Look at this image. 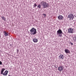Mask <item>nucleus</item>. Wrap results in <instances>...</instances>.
Instances as JSON below:
<instances>
[{
  "instance_id": "6e6552de",
  "label": "nucleus",
  "mask_w": 76,
  "mask_h": 76,
  "mask_svg": "<svg viewBox=\"0 0 76 76\" xmlns=\"http://www.w3.org/2000/svg\"><path fill=\"white\" fill-rule=\"evenodd\" d=\"M58 58L59 59H64V56H63V55L61 54L58 56Z\"/></svg>"
},
{
  "instance_id": "4be33fe9",
  "label": "nucleus",
  "mask_w": 76,
  "mask_h": 76,
  "mask_svg": "<svg viewBox=\"0 0 76 76\" xmlns=\"http://www.w3.org/2000/svg\"><path fill=\"white\" fill-rule=\"evenodd\" d=\"M75 40H76V37H75Z\"/></svg>"
},
{
  "instance_id": "7ed1b4c3",
  "label": "nucleus",
  "mask_w": 76,
  "mask_h": 76,
  "mask_svg": "<svg viewBox=\"0 0 76 76\" xmlns=\"http://www.w3.org/2000/svg\"><path fill=\"white\" fill-rule=\"evenodd\" d=\"M62 33H63V32H62L61 30L59 29L57 31V35L58 34L59 37H62Z\"/></svg>"
},
{
  "instance_id": "6ab92c4d",
  "label": "nucleus",
  "mask_w": 76,
  "mask_h": 76,
  "mask_svg": "<svg viewBox=\"0 0 76 76\" xmlns=\"http://www.w3.org/2000/svg\"><path fill=\"white\" fill-rule=\"evenodd\" d=\"M70 43H71V45H73V44L72 43H71V42H70Z\"/></svg>"
},
{
  "instance_id": "f3484780",
  "label": "nucleus",
  "mask_w": 76,
  "mask_h": 76,
  "mask_svg": "<svg viewBox=\"0 0 76 76\" xmlns=\"http://www.w3.org/2000/svg\"><path fill=\"white\" fill-rule=\"evenodd\" d=\"M34 7H35L36 6H37V4H34Z\"/></svg>"
},
{
  "instance_id": "4468645a",
  "label": "nucleus",
  "mask_w": 76,
  "mask_h": 76,
  "mask_svg": "<svg viewBox=\"0 0 76 76\" xmlns=\"http://www.w3.org/2000/svg\"><path fill=\"white\" fill-rule=\"evenodd\" d=\"M1 19H3L4 20H6V18H5L4 16H3L2 17H1Z\"/></svg>"
},
{
  "instance_id": "39448f33",
  "label": "nucleus",
  "mask_w": 76,
  "mask_h": 76,
  "mask_svg": "<svg viewBox=\"0 0 76 76\" xmlns=\"http://www.w3.org/2000/svg\"><path fill=\"white\" fill-rule=\"evenodd\" d=\"M68 31L69 33L73 34L74 32L73 31H74V30L72 28H70L68 29Z\"/></svg>"
},
{
  "instance_id": "423d86ee",
  "label": "nucleus",
  "mask_w": 76,
  "mask_h": 76,
  "mask_svg": "<svg viewBox=\"0 0 76 76\" xmlns=\"http://www.w3.org/2000/svg\"><path fill=\"white\" fill-rule=\"evenodd\" d=\"M58 70L59 71H62L63 70V68L62 66H59L58 68Z\"/></svg>"
},
{
  "instance_id": "ddd939ff",
  "label": "nucleus",
  "mask_w": 76,
  "mask_h": 76,
  "mask_svg": "<svg viewBox=\"0 0 76 76\" xmlns=\"http://www.w3.org/2000/svg\"><path fill=\"white\" fill-rule=\"evenodd\" d=\"M5 70V69L4 68H2L1 69V75H2V74L3 73V72Z\"/></svg>"
},
{
  "instance_id": "9b49d317",
  "label": "nucleus",
  "mask_w": 76,
  "mask_h": 76,
  "mask_svg": "<svg viewBox=\"0 0 76 76\" xmlns=\"http://www.w3.org/2000/svg\"><path fill=\"white\" fill-rule=\"evenodd\" d=\"M33 41L34 42L37 43L38 41V39L35 38V37L33 39Z\"/></svg>"
},
{
  "instance_id": "0eeeda50",
  "label": "nucleus",
  "mask_w": 76,
  "mask_h": 76,
  "mask_svg": "<svg viewBox=\"0 0 76 76\" xmlns=\"http://www.w3.org/2000/svg\"><path fill=\"white\" fill-rule=\"evenodd\" d=\"M58 18L59 20H63V16L61 15H60L58 17Z\"/></svg>"
},
{
  "instance_id": "dca6fc26",
  "label": "nucleus",
  "mask_w": 76,
  "mask_h": 76,
  "mask_svg": "<svg viewBox=\"0 0 76 76\" xmlns=\"http://www.w3.org/2000/svg\"><path fill=\"white\" fill-rule=\"evenodd\" d=\"M41 5H40V4H39L38 5V6H37V7H38V8H39V9H40L41 8Z\"/></svg>"
},
{
  "instance_id": "a211bd4d",
  "label": "nucleus",
  "mask_w": 76,
  "mask_h": 76,
  "mask_svg": "<svg viewBox=\"0 0 76 76\" xmlns=\"http://www.w3.org/2000/svg\"><path fill=\"white\" fill-rule=\"evenodd\" d=\"M2 64V62L0 61V65H1Z\"/></svg>"
},
{
  "instance_id": "412c9836",
  "label": "nucleus",
  "mask_w": 76,
  "mask_h": 76,
  "mask_svg": "<svg viewBox=\"0 0 76 76\" xmlns=\"http://www.w3.org/2000/svg\"><path fill=\"white\" fill-rule=\"evenodd\" d=\"M1 35H0V38H1Z\"/></svg>"
},
{
  "instance_id": "f8f14e48",
  "label": "nucleus",
  "mask_w": 76,
  "mask_h": 76,
  "mask_svg": "<svg viewBox=\"0 0 76 76\" xmlns=\"http://www.w3.org/2000/svg\"><path fill=\"white\" fill-rule=\"evenodd\" d=\"M4 35H5V37H7V36H8V34L7 33L6 31H4Z\"/></svg>"
},
{
  "instance_id": "9d476101",
  "label": "nucleus",
  "mask_w": 76,
  "mask_h": 76,
  "mask_svg": "<svg viewBox=\"0 0 76 76\" xmlns=\"http://www.w3.org/2000/svg\"><path fill=\"white\" fill-rule=\"evenodd\" d=\"M65 52L66 54H70V51L68 49H65Z\"/></svg>"
},
{
  "instance_id": "2eb2a0df",
  "label": "nucleus",
  "mask_w": 76,
  "mask_h": 76,
  "mask_svg": "<svg viewBox=\"0 0 76 76\" xmlns=\"http://www.w3.org/2000/svg\"><path fill=\"white\" fill-rule=\"evenodd\" d=\"M42 16H43V18H45V17L46 16V14H42Z\"/></svg>"
},
{
  "instance_id": "1a4fd4ad",
  "label": "nucleus",
  "mask_w": 76,
  "mask_h": 76,
  "mask_svg": "<svg viewBox=\"0 0 76 76\" xmlns=\"http://www.w3.org/2000/svg\"><path fill=\"white\" fill-rule=\"evenodd\" d=\"M8 73V71L6 70L2 74L4 76H7Z\"/></svg>"
},
{
  "instance_id": "f257e3e1",
  "label": "nucleus",
  "mask_w": 76,
  "mask_h": 76,
  "mask_svg": "<svg viewBox=\"0 0 76 76\" xmlns=\"http://www.w3.org/2000/svg\"><path fill=\"white\" fill-rule=\"evenodd\" d=\"M40 3L42 6H43V9L45 8H47L49 7V4L48 3L44 1H42Z\"/></svg>"
},
{
  "instance_id": "aec40b11",
  "label": "nucleus",
  "mask_w": 76,
  "mask_h": 76,
  "mask_svg": "<svg viewBox=\"0 0 76 76\" xmlns=\"http://www.w3.org/2000/svg\"><path fill=\"white\" fill-rule=\"evenodd\" d=\"M19 52V50L18 49L17 50V52Z\"/></svg>"
},
{
  "instance_id": "20e7f679",
  "label": "nucleus",
  "mask_w": 76,
  "mask_h": 76,
  "mask_svg": "<svg viewBox=\"0 0 76 76\" xmlns=\"http://www.w3.org/2000/svg\"><path fill=\"white\" fill-rule=\"evenodd\" d=\"M68 18L70 20H73L75 18L73 14H70L68 16Z\"/></svg>"
},
{
  "instance_id": "f03ea898",
  "label": "nucleus",
  "mask_w": 76,
  "mask_h": 76,
  "mask_svg": "<svg viewBox=\"0 0 76 76\" xmlns=\"http://www.w3.org/2000/svg\"><path fill=\"white\" fill-rule=\"evenodd\" d=\"M30 32L31 35H35L37 34V29L34 28H32L30 30Z\"/></svg>"
}]
</instances>
